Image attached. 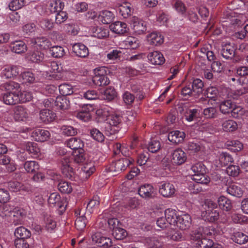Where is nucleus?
<instances>
[{"label": "nucleus", "instance_id": "obj_60", "mask_svg": "<svg viewBox=\"0 0 248 248\" xmlns=\"http://www.w3.org/2000/svg\"><path fill=\"white\" fill-rule=\"evenodd\" d=\"M125 45L131 49H136L139 46V41L134 37H128L124 41Z\"/></svg>", "mask_w": 248, "mask_h": 248}, {"label": "nucleus", "instance_id": "obj_64", "mask_svg": "<svg viewBox=\"0 0 248 248\" xmlns=\"http://www.w3.org/2000/svg\"><path fill=\"white\" fill-rule=\"evenodd\" d=\"M90 134L92 137L98 142H102L104 140V136L97 129H93L91 130Z\"/></svg>", "mask_w": 248, "mask_h": 248}, {"label": "nucleus", "instance_id": "obj_48", "mask_svg": "<svg viewBox=\"0 0 248 248\" xmlns=\"http://www.w3.org/2000/svg\"><path fill=\"white\" fill-rule=\"evenodd\" d=\"M0 164L8 165L7 169L8 171L10 172L13 171L16 169V165L13 162H11L10 157L6 155H3L0 157Z\"/></svg>", "mask_w": 248, "mask_h": 248}, {"label": "nucleus", "instance_id": "obj_47", "mask_svg": "<svg viewBox=\"0 0 248 248\" xmlns=\"http://www.w3.org/2000/svg\"><path fill=\"white\" fill-rule=\"evenodd\" d=\"M118 11L120 15L124 18H127L131 15L132 9L129 4L125 3L120 5L118 8Z\"/></svg>", "mask_w": 248, "mask_h": 248}, {"label": "nucleus", "instance_id": "obj_53", "mask_svg": "<svg viewBox=\"0 0 248 248\" xmlns=\"http://www.w3.org/2000/svg\"><path fill=\"white\" fill-rule=\"evenodd\" d=\"M52 56L55 58H61L65 54L64 48L61 46H56L52 47L50 50Z\"/></svg>", "mask_w": 248, "mask_h": 248}, {"label": "nucleus", "instance_id": "obj_17", "mask_svg": "<svg viewBox=\"0 0 248 248\" xmlns=\"http://www.w3.org/2000/svg\"><path fill=\"white\" fill-rule=\"evenodd\" d=\"M13 223L15 225L21 224L23 222V219L25 217L26 212L23 208L20 207H15L13 211Z\"/></svg>", "mask_w": 248, "mask_h": 248}, {"label": "nucleus", "instance_id": "obj_41", "mask_svg": "<svg viewBox=\"0 0 248 248\" xmlns=\"http://www.w3.org/2000/svg\"><path fill=\"white\" fill-rule=\"evenodd\" d=\"M27 59L33 62H38L43 60L44 54L40 51H31L28 53Z\"/></svg>", "mask_w": 248, "mask_h": 248}, {"label": "nucleus", "instance_id": "obj_58", "mask_svg": "<svg viewBox=\"0 0 248 248\" xmlns=\"http://www.w3.org/2000/svg\"><path fill=\"white\" fill-rule=\"evenodd\" d=\"M5 89L9 92H16L17 94L20 92V85L18 83L11 81L5 85Z\"/></svg>", "mask_w": 248, "mask_h": 248}, {"label": "nucleus", "instance_id": "obj_45", "mask_svg": "<svg viewBox=\"0 0 248 248\" xmlns=\"http://www.w3.org/2000/svg\"><path fill=\"white\" fill-rule=\"evenodd\" d=\"M168 238L175 241H181L184 240V237L181 232L174 230L170 229L167 233Z\"/></svg>", "mask_w": 248, "mask_h": 248}, {"label": "nucleus", "instance_id": "obj_63", "mask_svg": "<svg viewBox=\"0 0 248 248\" xmlns=\"http://www.w3.org/2000/svg\"><path fill=\"white\" fill-rule=\"evenodd\" d=\"M173 8L180 15H184L186 9L185 4L180 0H176L175 1Z\"/></svg>", "mask_w": 248, "mask_h": 248}, {"label": "nucleus", "instance_id": "obj_18", "mask_svg": "<svg viewBox=\"0 0 248 248\" xmlns=\"http://www.w3.org/2000/svg\"><path fill=\"white\" fill-rule=\"evenodd\" d=\"M235 50L236 47L234 44H226L222 46L221 55L226 59H231L234 56Z\"/></svg>", "mask_w": 248, "mask_h": 248}, {"label": "nucleus", "instance_id": "obj_19", "mask_svg": "<svg viewBox=\"0 0 248 248\" xmlns=\"http://www.w3.org/2000/svg\"><path fill=\"white\" fill-rule=\"evenodd\" d=\"M229 21L231 24L232 25H240L246 21V17L242 14H238L234 12H231L229 13L228 17ZM227 21H225L226 22Z\"/></svg>", "mask_w": 248, "mask_h": 248}, {"label": "nucleus", "instance_id": "obj_39", "mask_svg": "<svg viewBox=\"0 0 248 248\" xmlns=\"http://www.w3.org/2000/svg\"><path fill=\"white\" fill-rule=\"evenodd\" d=\"M231 239L234 242L242 245L248 241V236L241 232H235L231 236Z\"/></svg>", "mask_w": 248, "mask_h": 248}, {"label": "nucleus", "instance_id": "obj_16", "mask_svg": "<svg viewBox=\"0 0 248 248\" xmlns=\"http://www.w3.org/2000/svg\"><path fill=\"white\" fill-rule=\"evenodd\" d=\"M56 117V114L50 109H44L40 111L39 118L44 123L48 124L53 122Z\"/></svg>", "mask_w": 248, "mask_h": 248}, {"label": "nucleus", "instance_id": "obj_14", "mask_svg": "<svg viewBox=\"0 0 248 248\" xmlns=\"http://www.w3.org/2000/svg\"><path fill=\"white\" fill-rule=\"evenodd\" d=\"M72 50L75 54L79 57L85 58L89 55V50L84 44L78 43L73 45Z\"/></svg>", "mask_w": 248, "mask_h": 248}, {"label": "nucleus", "instance_id": "obj_33", "mask_svg": "<svg viewBox=\"0 0 248 248\" xmlns=\"http://www.w3.org/2000/svg\"><path fill=\"white\" fill-rule=\"evenodd\" d=\"M89 108H92V106L88 105L84 106L82 110L77 114V117L84 122L89 121L91 118Z\"/></svg>", "mask_w": 248, "mask_h": 248}, {"label": "nucleus", "instance_id": "obj_61", "mask_svg": "<svg viewBox=\"0 0 248 248\" xmlns=\"http://www.w3.org/2000/svg\"><path fill=\"white\" fill-rule=\"evenodd\" d=\"M112 235L116 239L121 240L126 237L127 232L124 229L118 227L112 231Z\"/></svg>", "mask_w": 248, "mask_h": 248}, {"label": "nucleus", "instance_id": "obj_40", "mask_svg": "<svg viewBox=\"0 0 248 248\" xmlns=\"http://www.w3.org/2000/svg\"><path fill=\"white\" fill-rule=\"evenodd\" d=\"M222 128L226 132H232L237 129L238 125L236 122L232 120H226L222 124Z\"/></svg>", "mask_w": 248, "mask_h": 248}, {"label": "nucleus", "instance_id": "obj_32", "mask_svg": "<svg viewBox=\"0 0 248 248\" xmlns=\"http://www.w3.org/2000/svg\"><path fill=\"white\" fill-rule=\"evenodd\" d=\"M226 191L229 194L237 197H241L243 194L242 188L235 184L230 185Z\"/></svg>", "mask_w": 248, "mask_h": 248}, {"label": "nucleus", "instance_id": "obj_10", "mask_svg": "<svg viewBox=\"0 0 248 248\" xmlns=\"http://www.w3.org/2000/svg\"><path fill=\"white\" fill-rule=\"evenodd\" d=\"M34 49L38 47L40 49H46L49 47L50 42L45 37H37L31 40V43Z\"/></svg>", "mask_w": 248, "mask_h": 248}, {"label": "nucleus", "instance_id": "obj_1", "mask_svg": "<svg viewBox=\"0 0 248 248\" xmlns=\"http://www.w3.org/2000/svg\"><path fill=\"white\" fill-rule=\"evenodd\" d=\"M217 203L211 200H207L204 204V211L201 213L202 218L205 221L214 222L217 221L219 217L218 211L216 210Z\"/></svg>", "mask_w": 248, "mask_h": 248}, {"label": "nucleus", "instance_id": "obj_44", "mask_svg": "<svg viewBox=\"0 0 248 248\" xmlns=\"http://www.w3.org/2000/svg\"><path fill=\"white\" fill-rule=\"evenodd\" d=\"M200 114L199 111L196 108L187 109L185 114L186 120L191 122L197 120Z\"/></svg>", "mask_w": 248, "mask_h": 248}, {"label": "nucleus", "instance_id": "obj_15", "mask_svg": "<svg viewBox=\"0 0 248 248\" xmlns=\"http://www.w3.org/2000/svg\"><path fill=\"white\" fill-rule=\"evenodd\" d=\"M29 117V112L28 110L22 107H16L14 109V118L16 121H25Z\"/></svg>", "mask_w": 248, "mask_h": 248}, {"label": "nucleus", "instance_id": "obj_12", "mask_svg": "<svg viewBox=\"0 0 248 248\" xmlns=\"http://www.w3.org/2000/svg\"><path fill=\"white\" fill-rule=\"evenodd\" d=\"M139 195L143 198H151L155 195L154 187L150 184H145L140 186L138 191Z\"/></svg>", "mask_w": 248, "mask_h": 248}, {"label": "nucleus", "instance_id": "obj_46", "mask_svg": "<svg viewBox=\"0 0 248 248\" xmlns=\"http://www.w3.org/2000/svg\"><path fill=\"white\" fill-rule=\"evenodd\" d=\"M82 170L86 177H89L95 170L94 162L92 160L87 161L83 165Z\"/></svg>", "mask_w": 248, "mask_h": 248}, {"label": "nucleus", "instance_id": "obj_7", "mask_svg": "<svg viewBox=\"0 0 248 248\" xmlns=\"http://www.w3.org/2000/svg\"><path fill=\"white\" fill-rule=\"evenodd\" d=\"M131 25L133 31L137 34H143L146 31V22L136 16L133 17Z\"/></svg>", "mask_w": 248, "mask_h": 248}, {"label": "nucleus", "instance_id": "obj_49", "mask_svg": "<svg viewBox=\"0 0 248 248\" xmlns=\"http://www.w3.org/2000/svg\"><path fill=\"white\" fill-rule=\"evenodd\" d=\"M59 92L62 96L69 95L73 93V86L69 84H62L59 87Z\"/></svg>", "mask_w": 248, "mask_h": 248}, {"label": "nucleus", "instance_id": "obj_6", "mask_svg": "<svg viewBox=\"0 0 248 248\" xmlns=\"http://www.w3.org/2000/svg\"><path fill=\"white\" fill-rule=\"evenodd\" d=\"M92 240L94 244L104 248H108L112 243L111 240L109 238L103 236L101 232H98L93 233Z\"/></svg>", "mask_w": 248, "mask_h": 248}, {"label": "nucleus", "instance_id": "obj_11", "mask_svg": "<svg viewBox=\"0 0 248 248\" xmlns=\"http://www.w3.org/2000/svg\"><path fill=\"white\" fill-rule=\"evenodd\" d=\"M31 136L37 141L44 142L49 139L50 133L46 130L36 129L32 131Z\"/></svg>", "mask_w": 248, "mask_h": 248}, {"label": "nucleus", "instance_id": "obj_29", "mask_svg": "<svg viewBox=\"0 0 248 248\" xmlns=\"http://www.w3.org/2000/svg\"><path fill=\"white\" fill-rule=\"evenodd\" d=\"M147 40L150 45L158 46L163 43V37L159 33L152 32L147 36Z\"/></svg>", "mask_w": 248, "mask_h": 248}, {"label": "nucleus", "instance_id": "obj_22", "mask_svg": "<svg viewBox=\"0 0 248 248\" xmlns=\"http://www.w3.org/2000/svg\"><path fill=\"white\" fill-rule=\"evenodd\" d=\"M148 58L150 62L153 64L160 65L165 62V59L163 55L158 51L150 53L148 55Z\"/></svg>", "mask_w": 248, "mask_h": 248}, {"label": "nucleus", "instance_id": "obj_52", "mask_svg": "<svg viewBox=\"0 0 248 248\" xmlns=\"http://www.w3.org/2000/svg\"><path fill=\"white\" fill-rule=\"evenodd\" d=\"M227 145L230 147V149L233 152L240 151L243 147V144L238 140L228 141Z\"/></svg>", "mask_w": 248, "mask_h": 248}, {"label": "nucleus", "instance_id": "obj_5", "mask_svg": "<svg viewBox=\"0 0 248 248\" xmlns=\"http://www.w3.org/2000/svg\"><path fill=\"white\" fill-rule=\"evenodd\" d=\"M20 73V67L16 65H5L0 73V77L5 79H15Z\"/></svg>", "mask_w": 248, "mask_h": 248}, {"label": "nucleus", "instance_id": "obj_51", "mask_svg": "<svg viewBox=\"0 0 248 248\" xmlns=\"http://www.w3.org/2000/svg\"><path fill=\"white\" fill-rule=\"evenodd\" d=\"M233 105L230 100L224 101L220 104V110L223 114L229 113L231 112Z\"/></svg>", "mask_w": 248, "mask_h": 248}, {"label": "nucleus", "instance_id": "obj_56", "mask_svg": "<svg viewBox=\"0 0 248 248\" xmlns=\"http://www.w3.org/2000/svg\"><path fill=\"white\" fill-rule=\"evenodd\" d=\"M39 165L34 161H28L24 164V168L28 172H33L39 169Z\"/></svg>", "mask_w": 248, "mask_h": 248}, {"label": "nucleus", "instance_id": "obj_26", "mask_svg": "<svg viewBox=\"0 0 248 248\" xmlns=\"http://www.w3.org/2000/svg\"><path fill=\"white\" fill-rule=\"evenodd\" d=\"M114 14L108 10L101 11L99 16L98 19L103 24H108L110 23L114 18Z\"/></svg>", "mask_w": 248, "mask_h": 248}, {"label": "nucleus", "instance_id": "obj_8", "mask_svg": "<svg viewBox=\"0 0 248 248\" xmlns=\"http://www.w3.org/2000/svg\"><path fill=\"white\" fill-rule=\"evenodd\" d=\"M175 192L176 189L174 186L169 182H164L159 186V192L164 197H171Z\"/></svg>", "mask_w": 248, "mask_h": 248}, {"label": "nucleus", "instance_id": "obj_38", "mask_svg": "<svg viewBox=\"0 0 248 248\" xmlns=\"http://www.w3.org/2000/svg\"><path fill=\"white\" fill-rule=\"evenodd\" d=\"M48 202L51 206H56L58 208L62 207V203L60 195L56 192L51 193L48 199Z\"/></svg>", "mask_w": 248, "mask_h": 248}, {"label": "nucleus", "instance_id": "obj_34", "mask_svg": "<svg viewBox=\"0 0 248 248\" xmlns=\"http://www.w3.org/2000/svg\"><path fill=\"white\" fill-rule=\"evenodd\" d=\"M167 221L169 224L175 225L176 221L178 217L176 215V211L174 209L168 208L164 212Z\"/></svg>", "mask_w": 248, "mask_h": 248}, {"label": "nucleus", "instance_id": "obj_35", "mask_svg": "<svg viewBox=\"0 0 248 248\" xmlns=\"http://www.w3.org/2000/svg\"><path fill=\"white\" fill-rule=\"evenodd\" d=\"M11 47L13 52L18 54L25 52L27 50L25 43L21 40L14 42L11 44Z\"/></svg>", "mask_w": 248, "mask_h": 248}, {"label": "nucleus", "instance_id": "obj_4", "mask_svg": "<svg viewBox=\"0 0 248 248\" xmlns=\"http://www.w3.org/2000/svg\"><path fill=\"white\" fill-rule=\"evenodd\" d=\"M94 76L93 78V83L98 86H103L108 84L109 81L106 76V67H99L94 70Z\"/></svg>", "mask_w": 248, "mask_h": 248}, {"label": "nucleus", "instance_id": "obj_50", "mask_svg": "<svg viewBox=\"0 0 248 248\" xmlns=\"http://www.w3.org/2000/svg\"><path fill=\"white\" fill-rule=\"evenodd\" d=\"M112 112V109L108 106L103 107L101 109L97 110V115L100 116L103 120L106 119L108 117H110Z\"/></svg>", "mask_w": 248, "mask_h": 248}, {"label": "nucleus", "instance_id": "obj_28", "mask_svg": "<svg viewBox=\"0 0 248 248\" xmlns=\"http://www.w3.org/2000/svg\"><path fill=\"white\" fill-rule=\"evenodd\" d=\"M116 96L117 92L115 89L113 87H109L101 93L99 98L110 101L113 100Z\"/></svg>", "mask_w": 248, "mask_h": 248}, {"label": "nucleus", "instance_id": "obj_36", "mask_svg": "<svg viewBox=\"0 0 248 248\" xmlns=\"http://www.w3.org/2000/svg\"><path fill=\"white\" fill-rule=\"evenodd\" d=\"M75 214L78 216L79 214V216L77 217L75 220V226L76 228L80 231H82L86 227L87 223V219L84 216V214L80 215V213H79V211H76Z\"/></svg>", "mask_w": 248, "mask_h": 248}, {"label": "nucleus", "instance_id": "obj_62", "mask_svg": "<svg viewBox=\"0 0 248 248\" xmlns=\"http://www.w3.org/2000/svg\"><path fill=\"white\" fill-rule=\"evenodd\" d=\"M24 0H13L9 4V7L12 11H16L24 5Z\"/></svg>", "mask_w": 248, "mask_h": 248}, {"label": "nucleus", "instance_id": "obj_21", "mask_svg": "<svg viewBox=\"0 0 248 248\" xmlns=\"http://www.w3.org/2000/svg\"><path fill=\"white\" fill-rule=\"evenodd\" d=\"M233 161L232 156L228 153L224 152L221 153L216 160V163L217 167H222L228 165Z\"/></svg>", "mask_w": 248, "mask_h": 248}, {"label": "nucleus", "instance_id": "obj_43", "mask_svg": "<svg viewBox=\"0 0 248 248\" xmlns=\"http://www.w3.org/2000/svg\"><path fill=\"white\" fill-rule=\"evenodd\" d=\"M93 36L100 39L105 38L108 36V29L102 27H94L93 29Z\"/></svg>", "mask_w": 248, "mask_h": 248}, {"label": "nucleus", "instance_id": "obj_2", "mask_svg": "<svg viewBox=\"0 0 248 248\" xmlns=\"http://www.w3.org/2000/svg\"><path fill=\"white\" fill-rule=\"evenodd\" d=\"M191 170L193 173L192 179L196 183L207 184L210 181V178L205 173V167L202 162H198L193 165Z\"/></svg>", "mask_w": 248, "mask_h": 248}, {"label": "nucleus", "instance_id": "obj_31", "mask_svg": "<svg viewBox=\"0 0 248 248\" xmlns=\"http://www.w3.org/2000/svg\"><path fill=\"white\" fill-rule=\"evenodd\" d=\"M200 235L197 236V238L194 241V245L197 248H210L213 244V242L212 240L200 238Z\"/></svg>", "mask_w": 248, "mask_h": 248}, {"label": "nucleus", "instance_id": "obj_27", "mask_svg": "<svg viewBox=\"0 0 248 248\" xmlns=\"http://www.w3.org/2000/svg\"><path fill=\"white\" fill-rule=\"evenodd\" d=\"M19 100L16 92L7 93L3 95V101L6 105H12L18 103Z\"/></svg>", "mask_w": 248, "mask_h": 248}, {"label": "nucleus", "instance_id": "obj_9", "mask_svg": "<svg viewBox=\"0 0 248 248\" xmlns=\"http://www.w3.org/2000/svg\"><path fill=\"white\" fill-rule=\"evenodd\" d=\"M171 156V162L174 164L181 165L186 160V153L179 148L175 150L172 153Z\"/></svg>", "mask_w": 248, "mask_h": 248}, {"label": "nucleus", "instance_id": "obj_23", "mask_svg": "<svg viewBox=\"0 0 248 248\" xmlns=\"http://www.w3.org/2000/svg\"><path fill=\"white\" fill-rule=\"evenodd\" d=\"M54 104L57 109L65 110L69 108L70 101L65 96H58L54 101Z\"/></svg>", "mask_w": 248, "mask_h": 248}, {"label": "nucleus", "instance_id": "obj_59", "mask_svg": "<svg viewBox=\"0 0 248 248\" xmlns=\"http://www.w3.org/2000/svg\"><path fill=\"white\" fill-rule=\"evenodd\" d=\"M18 97L19 103H25L30 101L32 97L31 93L28 91H23L20 92L17 94Z\"/></svg>", "mask_w": 248, "mask_h": 248}, {"label": "nucleus", "instance_id": "obj_25", "mask_svg": "<svg viewBox=\"0 0 248 248\" xmlns=\"http://www.w3.org/2000/svg\"><path fill=\"white\" fill-rule=\"evenodd\" d=\"M66 144L69 148L75 151L82 149L84 144L81 140L78 138H71L67 140Z\"/></svg>", "mask_w": 248, "mask_h": 248}, {"label": "nucleus", "instance_id": "obj_20", "mask_svg": "<svg viewBox=\"0 0 248 248\" xmlns=\"http://www.w3.org/2000/svg\"><path fill=\"white\" fill-rule=\"evenodd\" d=\"M185 138V133L183 131L178 130L173 131L169 133L168 140L173 143L182 142Z\"/></svg>", "mask_w": 248, "mask_h": 248}, {"label": "nucleus", "instance_id": "obj_30", "mask_svg": "<svg viewBox=\"0 0 248 248\" xmlns=\"http://www.w3.org/2000/svg\"><path fill=\"white\" fill-rule=\"evenodd\" d=\"M217 203L219 207L222 210L229 211L232 208L231 200L223 196H221L218 198Z\"/></svg>", "mask_w": 248, "mask_h": 248}, {"label": "nucleus", "instance_id": "obj_55", "mask_svg": "<svg viewBox=\"0 0 248 248\" xmlns=\"http://www.w3.org/2000/svg\"><path fill=\"white\" fill-rule=\"evenodd\" d=\"M26 150L33 155H37L40 152V149L38 148L37 143L29 142L26 145Z\"/></svg>", "mask_w": 248, "mask_h": 248}, {"label": "nucleus", "instance_id": "obj_54", "mask_svg": "<svg viewBox=\"0 0 248 248\" xmlns=\"http://www.w3.org/2000/svg\"><path fill=\"white\" fill-rule=\"evenodd\" d=\"M122 121V117L119 114H114L110 116V117L108 119V124L111 126H117ZM110 129V131L112 130V129L109 127L107 130Z\"/></svg>", "mask_w": 248, "mask_h": 248}, {"label": "nucleus", "instance_id": "obj_42", "mask_svg": "<svg viewBox=\"0 0 248 248\" xmlns=\"http://www.w3.org/2000/svg\"><path fill=\"white\" fill-rule=\"evenodd\" d=\"M14 233L16 238L19 239H26L30 237L31 235L30 231L22 226L17 228Z\"/></svg>", "mask_w": 248, "mask_h": 248}, {"label": "nucleus", "instance_id": "obj_13", "mask_svg": "<svg viewBox=\"0 0 248 248\" xmlns=\"http://www.w3.org/2000/svg\"><path fill=\"white\" fill-rule=\"evenodd\" d=\"M191 217L189 215L184 214L178 216L175 225L181 230H185L188 229L191 225Z\"/></svg>", "mask_w": 248, "mask_h": 248}, {"label": "nucleus", "instance_id": "obj_37", "mask_svg": "<svg viewBox=\"0 0 248 248\" xmlns=\"http://www.w3.org/2000/svg\"><path fill=\"white\" fill-rule=\"evenodd\" d=\"M64 3L60 0H51L48 5V9L52 13L59 12L64 7Z\"/></svg>", "mask_w": 248, "mask_h": 248}, {"label": "nucleus", "instance_id": "obj_24", "mask_svg": "<svg viewBox=\"0 0 248 248\" xmlns=\"http://www.w3.org/2000/svg\"><path fill=\"white\" fill-rule=\"evenodd\" d=\"M110 30L117 34H124L127 31L126 24L123 22L116 21L110 25Z\"/></svg>", "mask_w": 248, "mask_h": 248}, {"label": "nucleus", "instance_id": "obj_3", "mask_svg": "<svg viewBox=\"0 0 248 248\" xmlns=\"http://www.w3.org/2000/svg\"><path fill=\"white\" fill-rule=\"evenodd\" d=\"M134 162L130 157H125L112 162L109 167V170L111 172L120 173L126 169Z\"/></svg>", "mask_w": 248, "mask_h": 248}, {"label": "nucleus", "instance_id": "obj_57", "mask_svg": "<svg viewBox=\"0 0 248 248\" xmlns=\"http://www.w3.org/2000/svg\"><path fill=\"white\" fill-rule=\"evenodd\" d=\"M59 190L63 193H69L72 190V187L70 183L66 181L60 182L58 186Z\"/></svg>", "mask_w": 248, "mask_h": 248}]
</instances>
